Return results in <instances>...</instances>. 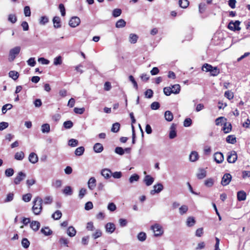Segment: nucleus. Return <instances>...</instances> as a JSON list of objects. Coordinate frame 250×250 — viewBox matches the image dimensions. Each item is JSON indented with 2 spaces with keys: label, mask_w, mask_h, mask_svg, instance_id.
<instances>
[{
  "label": "nucleus",
  "mask_w": 250,
  "mask_h": 250,
  "mask_svg": "<svg viewBox=\"0 0 250 250\" xmlns=\"http://www.w3.org/2000/svg\"><path fill=\"white\" fill-rule=\"evenodd\" d=\"M8 20L12 23H14L17 21V17L14 14H10L8 16Z\"/></svg>",
  "instance_id": "obj_57"
},
{
  "label": "nucleus",
  "mask_w": 250,
  "mask_h": 250,
  "mask_svg": "<svg viewBox=\"0 0 250 250\" xmlns=\"http://www.w3.org/2000/svg\"><path fill=\"white\" fill-rule=\"evenodd\" d=\"M43 202L46 205L51 204L53 202V198L50 196H46L44 197Z\"/></svg>",
  "instance_id": "obj_52"
},
{
  "label": "nucleus",
  "mask_w": 250,
  "mask_h": 250,
  "mask_svg": "<svg viewBox=\"0 0 250 250\" xmlns=\"http://www.w3.org/2000/svg\"><path fill=\"white\" fill-rule=\"evenodd\" d=\"M63 193L67 195H71L72 194V190L70 186H66L63 190Z\"/></svg>",
  "instance_id": "obj_43"
},
{
  "label": "nucleus",
  "mask_w": 250,
  "mask_h": 250,
  "mask_svg": "<svg viewBox=\"0 0 250 250\" xmlns=\"http://www.w3.org/2000/svg\"><path fill=\"white\" fill-rule=\"evenodd\" d=\"M28 159L30 163L35 164L38 161V157L35 153L32 152L29 154Z\"/></svg>",
  "instance_id": "obj_16"
},
{
  "label": "nucleus",
  "mask_w": 250,
  "mask_h": 250,
  "mask_svg": "<svg viewBox=\"0 0 250 250\" xmlns=\"http://www.w3.org/2000/svg\"><path fill=\"white\" fill-rule=\"evenodd\" d=\"M179 4L181 7L186 8L189 5V1L188 0H180Z\"/></svg>",
  "instance_id": "obj_40"
},
{
  "label": "nucleus",
  "mask_w": 250,
  "mask_h": 250,
  "mask_svg": "<svg viewBox=\"0 0 250 250\" xmlns=\"http://www.w3.org/2000/svg\"><path fill=\"white\" fill-rule=\"evenodd\" d=\"M111 175L115 179H120L122 176V173L121 171H116L113 173L111 172Z\"/></svg>",
  "instance_id": "obj_64"
},
{
  "label": "nucleus",
  "mask_w": 250,
  "mask_h": 250,
  "mask_svg": "<svg viewBox=\"0 0 250 250\" xmlns=\"http://www.w3.org/2000/svg\"><path fill=\"white\" fill-rule=\"evenodd\" d=\"M223 130L224 133H228L231 130V125L230 123L227 122L223 125Z\"/></svg>",
  "instance_id": "obj_23"
},
{
  "label": "nucleus",
  "mask_w": 250,
  "mask_h": 250,
  "mask_svg": "<svg viewBox=\"0 0 250 250\" xmlns=\"http://www.w3.org/2000/svg\"><path fill=\"white\" fill-rule=\"evenodd\" d=\"M126 25V22L123 19H120L116 23V27L117 28H123Z\"/></svg>",
  "instance_id": "obj_38"
},
{
  "label": "nucleus",
  "mask_w": 250,
  "mask_h": 250,
  "mask_svg": "<svg viewBox=\"0 0 250 250\" xmlns=\"http://www.w3.org/2000/svg\"><path fill=\"white\" fill-rule=\"evenodd\" d=\"M62 182L61 180H56L52 183V186L55 188H59L62 186Z\"/></svg>",
  "instance_id": "obj_63"
},
{
  "label": "nucleus",
  "mask_w": 250,
  "mask_h": 250,
  "mask_svg": "<svg viewBox=\"0 0 250 250\" xmlns=\"http://www.w3.org/2000/svg\"><path fill=\"white\" fill-rule=\"evenodd\" d=\"M120 128V124L119 123H115L113 124L111 131L116 133L119 131Z\"/></svg>",
  "instance_id": "obj_39"
},
{
  "label": "nucleus",
  "mask_w": 250,
  "mask_h": 250,
  "mask_svg": "<svg viewBox=\"0 0 250 250\" xmlns=\"http://www.w3.org/2000/svg\"><path fill=\"white\" fill-rule=\"evenodd\" d=\"M21 51L20 46H16L10 50L9 54V60L10 62L13 61L16 56L19 54Z\"/></svg>",
  "instance_id": "obj_3"
},
{
  "label": "nucleus",
  "mask_w": 250,
  "mask_h": 250,
  "mask_svg": "<svg viewBox=\"0 0 250 250\" xmlns=\"http://www.w3.org/2000/svg\"><path fill=\"white\" fill-rule=\"evenodd\" d=\"M139 37L135 34L131 33L129 35L128 41L130 43L134 44L137 42Z\"/></svg>",
  "instance_id": "obj_19"
},
{
  "label": "nucleus",
  "mask_w": 250,
  "mask_h": 250,
  "mask_svg": "<svg viewBox=\"0 0 250 250\" xmlns=\"http://www.w3.org/2000/svg\"><path fill=\"white\" fill-rule=\"evenodd\" d=\"M106 231L110 233H113L115 230V225L112 223H107L105 225Z\"/></svg>",
  "instance_id": "obj_15"
},
{
  "label": "nucleus",
  "mask_w": 250,
  "mask_h": 250,
  "mask_svg": "<svg viewBox=\"0 0 250 250\" xmlns=\"http://www.w3.org/2000/svg\"><path fill=\"white\" fill-rule=\"evenodd\" d=\"M122 13V10L121 9L116 8L113 10L112 16L114 17H118L121 15Z\"/></svg>",
  "instance_id": "obj_55"
},
{
  "label": "nucleus",
  "mask_w": 250,
  "mask_h": 250,
  "mask_svg": "<svg viewBox=\"0 0 250 250\" xmlns=\"http://www.w3.org/2000/svg\"><path fill=\"white\" fill-rule=\"evenodd\" d=\"M196 223V221L193 217H188L186 221V225L188 227L193 226Z\"/></svg>",
  "instance_id": "obj_24"
},
{
  "label": "nucleus",
  "mask_w": 250,
  "mask_h": 250,
  "mask_svg": "<svg viewBox=\"0 0 250 250\" xmlns=\"http://www.w3.org/2000/svg\"><path fill=\"white\" fill-rule=\"evenodd\" d=\"M67 234L70 237H74L76 234V230L73 227L70 226L67 230Z\"/></svg>",
  "instance_id": "obj_28"
},
{
  "label": "nucleus",
  "mask_w": 250,
  "mask_h": 250,
  "mask_svg": "<svg viewBox=\"0 0 250 250\" xmlns=\"http://www.w3.org/2000/svg\"><path fill=\"white\" fill-rule=\"evenodd\" d=\"M41 224L39 221H32L30 222V227L34 231H38L40 227Z\"/></svg>",
  "instance_id": "obj_12"
},
{
  "label": "nucleus",
  "mask_w": 250,
  "mask_h": 250,
  "mask_svg": "<svg viewBox=\"0 0 250 250\" xmlns=\"http://www.w3.org/2000/svg\"><path fill=\"white\" fill-rule=\"evenodd\" d=\"M102 235V232L101 230L99 229H96L95 233H93L92 235V237L96 239L100 237H101Z\"/></svg>",
  "instance_id": "obj_53"
},
{
  "label": "nucleus",
  "mask_w": 250,
  "mask_h": 250,
  "mask_svg": "<svg viewBox=\"0 0 250 250\" xmlns=\"http://www.w3.org/2000/svg\"><path fill=\"white\" fill-rule=\"evenodd\" d=\"M93 149L96 153H101L103 151L104 147L101 144L97 143L94 145Z\"/></svg>",
  "instance_id": "obj_20"
},
{
  "label": "nucleus",
  "mask_w": 250,
  "mask_h": 250,
  "mask_svg": "<svg viewBox=\"0 0 250 250\" xmlns=\"http://www.w3.org/2000/svg\"><path fill=\"white\" fill-rule=\"evenodd\" d=\"M49 21L48 18L46 16H42L41 17L39 23L41 25H45L46 23H47Z\"/></svg>",
  "instance_id": "obj_51"
},
{
  "label": "nucleus",
  "mask_w": 250,
  "mask_h": 250,
  "mask_svg": "<svg viewBox=\"0 0 250 250\" xmlns=\"http://www.w3.org/2000/svg\"><path fill=\"white\" fill-rule=\"evenodd\" d=\"M9 76L14 80H16L19 77V74L16 71H10L9 72Z\"/></svg>",
  "instance_id": "obj_32"
},
{
  "label": "nucleus",
  "mask_w": 250,
  "mask_h": 250,
  "mask_svg": "<svg viewBox=\"0 0 250 250\" xmlns=\"http://www.w3.org/2000/svg\"><path fill=\"white\" fill-rule=\"evenodd\" d=\"M151 229L153 231L155 237L161 236L164 233L162 227L157 223L151 226Z\"/></svg>",
  "instance_id": "obj_2"
},
{
  "label": "nucleus",
  "mask_w": 250,
  "mask_h": 250,
  "mask_svg": "<svg viewBox=\"0 0 250 250\" xmlns=\"http://www.w3.org/2000/svg\"><path fill=\"white\" fill-rule=\"evenodd\" d=\"M5 175L7 177H11L14 173V170L12 168H8L4 171Z\"/></svg>",
  "instance_id": "obj_41"
},
{
  "label": "nucleus",
  "mask_w": 250,
  "mask_h": 250,
  "mask_svg": "<svg viewBox=\"0 0 250 250\" xmlns=\"http://www.w3.org/2000/svg\"><path fill=\"white\" fill-rule=\"evenodd\" d=\"M199 155L196 151H192L189 155V159L191 162H195L198 160Z\"/></svg>",
  "instance_id": "obj_26"
},
{
  "label": "nucleus",
  "mask_w": 250,
  "mask_h": 250,
  "mask_svg": "<svg viewBox=\"0 0 250 250\" xmlns=\"http://www.w3.org/2000/svg\"><path fill=\"white\" fill-rule=\"evenodd\" d=\"M107 209L110 211H114L117 209V207L114 203H109L107 207Z\"/></svg>",
  "instance_id": "obj_47"
},
{
  "label": "nucleus",
  "mask_w": 250,
  "mask_h": 250,
  "mask_svg": "<svg viewBox=\"0 0 250 250\" xmlns=\"http://www.w3.org/2000/svg\"><path fill=\"white\" fill-rule=\"evenodd\" d=\"M111 171L108 168H104L101 170V174L106 179H109L111 176Z\"/></svg>",
  "instance_id": "obj_13"
},
{
  "label": "nucleus",
  "mask_w": 250,
  "mask_h": 250,
  "mask_svg": "<svg viewBox=\"0 0 250 250\" xmlns=\"http://www.w3.org/2000/svg\"><path fill=\"white\" fill-rule=\"evenodd\" d=\"M146 233L144 232H140L138 235H137V238L138 239L141 241L143 242L146 240Z\"/></svg>",
  "instance_id": "obj_44"
},
{
  "label": "nucleus",
  "mask_w": 250,
  "mask_h": 250,
  "mask_svg": "<svg viewBox=\"0 0 250 250\" xmlns=\"http://www.w3.org/2000/svg\"><path fill=\"white\" fill-rule=\"evenodd\" d=\"M53 63L55 65H60L62 63V58L61 56H59L54 59Z\"/></svg>",
  "instance_id": "obj_50"
},
{
  "label": "nucleus",
  "mask_w": 250,
  "mask_h": 250,
  "mask_svg": "<svg viewBox=\"0 0 250 250\" xmlns=\"http://www.w3.org/2000/svg\"><path fill=\"white\" fill-rule=\"evenodd\" d=\"M96 180L94 177H91L87 183L88 187L90 190H93L95 188L96 186Z\"/></svg>",
  "instance_id": "obj_14"
},
{
  "label": "nucleus",
  "mask_w": 250,
  "mask_h": 250,
  "mask_svg": "<svg viewBox=\"0 0 250 250\" xmlns=\"http://www.w3.org/2000/svg\"><path fill=\"white\" fill-rule=\"evenodd\" d=\"M68 145L72 147L76 146L78 145V141L74 139H71L69 140Z\"/></svg>",
  "instance_id": "obj_61"
},
{
  "label": "nucleus",
  "mask_w": 250,
  "mask_h": 250,
  "mask_svg": "<svg viewBox=\"0 0 250 250\" xmlns=\"http://www.w3.org/2000/svg\"><path fill=\"white\" fill-rule=\"evenodd\" d=\"M21 245L24 248L27 249L29 247L30 242L27 238H23L21 241Z\"/></svg>",
  "instance_id": "obj_48"
},
{
  "label": "nucleus",
  "mask_w": 250,
  "mask_h": 250,
  "mask_svg": "<svg viewBox=\"0 0 250 250\" xmlns=\"http://www.w3.org/2000/svg\"><path fill=\"white\" fill-rule=\"evenodd\" d=\"M73 125V123L71 121H67L63 123V126L66 129H70Z\"/></svg>",
  "instance_id": "obj_54"
},
{
  "label": "nucleus",
  "mask_w": 250,
  "mask_h": 250,
  "mask_svg": "<svg viewBox=\"0 0 250 250\" xmlns=\"http://www.w3.org/2000/svg\"><path fill=\"white\" fill-rule=\"evenodd\" d=\"M210 72L211 75L213 76H217L219 73V69L217 68V67H213L211 69V70L209 71Z\"/></svg>",
  "instance_id": "obj_46"
},
{
  "label": "nucleus",
  "mask_w": 250,
  "mask_h": 250,
  "mask_svg": "<svg viewBox=\"0 0 250 250\" xmlns=\"http://www.w3.org/2000/svg\"><path fill=\"white\" fill-rule=\"evenodd\" d=\"M26 176V175L25 173H23L22 171L19 172L16 177L14 178V184L15 185L20 184L21 182L25 178Z\"/></svg>",
  "instance_id": "obj_6"
},
{
  "label": "nucleus",
  "mask_w": 250,
  "mask_h": 250,
  "mask_svg": "<svg viewBox=\"0 0 250 250\" xmlns=\"http://www.w3.org/2000/svg\"><path fill=\"white\" fill-rule=\"evenodd\" d=\"M177 136L176 130V125L172 124L170 128L169 138L171 139H174Z\"/></svg>",
  "instance_id": "obj_11"
},
{
  "label": "nucleus",
  "mask_w": 250,
  "mask_h": 250,
  "mask_svg": "<svg viewBox=\"0 0 250 250\" xmlns=\"http://www.w3.org/2000/svg\"><path fill=\"white\" fill-rule=\"evenodd\" d=\"M237 197L239 201H244L246 199V193L243 190L239 191L237 192Z\"/></svg>",
  "instance_id": "obj_21"
},
{
  "label": "nucleus",
  "mask_w": 250,
  "mask_h": 250,
  "mask_svg": "<svg viewBox=\"0 0 250 250\" xmlns=\"http://www.w3.org/2000/svg\"><path fill=\"white\" fill-rule=\"evenodd\" d=\"M205 185L207 187H211L214 184V180L212 178H208L205 181Z\"/></svg>",
  "instance_id": "obj_37"
},
{
  "label": "nucleus",
  "mask_w": 250,
  "mask_h": 250,
  "mask_svg": "<svg viewBox=\"0 0 250 250\" xmlns=\"http://www.w3.org/2000/svg\"><path fill=\"white\" fill-rule=\"evenodd\" d=\"M226 142L231 144H234L236 142V137L234 135H229L226 138Z\"/></svg>",
  "instance_id": "obj_31"
},
{
  "label": "nucleus",
  "mask_w": 250,
  "mask_h": 250,
  "mask_svg": "<svg viewBox=\"0 0 250 250\" xmlns=\"http://www.w3.org/2000/svg\"><path fill=\"white\" fill-rule=\"evenodd\" d=\"M171 90L173 91V93L174 94H178L179 93L181 89L180 85L178 84H176L172 86Z\"/></svg>",
  "instance_id": "obj_33"
},
{
  "label": "nucleus",
  "mask_w": 250,
  "mask_h": 250,
  "mask_svg": "<svg viewBox=\"0 0 250 250\" xmlns=\"http://www.w3.org/2000/svg\"><path fill=\"white\" fill-rule=\"evenodd\" d=\"M207 175L206 171L203 168H200L199 169V172L197 173V177L199 179H202L204 178Z\"/></svg>",
  "instance_id": "obj_22"
},
{
  "label": "nucleus",
  "mask_w": 250,
  "mask_h": 250,
  "mask_svg": "<svg viewBox=\"0 0 250 250\" xmlns=\"http://www.w3.org/2000/svg\"><path fill=\"white\" fill-rule=\"evenodd\" d=\"M237 159V154L235 151L232 150L228 153L227 161L229 163H234Z\"/></svg>",
  "instance_id": "obj_5"
},
{
  "label": "nucleus",
  "mask_w": 250,
  "mask_h": 250,
  "mask_svg": "<svg viewBox=\"0 0 250 250\" xmlns=\"http://www.w3.org/2000/svg\"><path fill=\"white\" fill-rule=\"evenodd\" d=\"M84 151V148L83 146H80L76 148L75 151V154L76 156H81L83 154Z\"/></svg>",
  "instance_id": "obj_35"
},
{
  "label": "nucleus",
  "mask_w": 250,
  "mask_h": 250,
  "mask_svg": "<svg viewBox=\"0 0 250 250\" xmlns=\"http://www.w3.org/2000/svg\"><path fill=\"white\" fill-rule=\"evenodd\" d=\"M41 232L45 236H49L53 233L52 231L48 227L42 228L41 230Z\"/></svg>",
  "instance_id": "obj_27"
},
{
  "label": "nucleus",
  "mask_w": 250,
  "mask_h": 250,
  "mask_svg": "<svg viewBox=\"0 0 250 250\" xmlns=\"http://www.w3.org/2000/svg\"><path fill=\"white\" fill-rule=\"evenodd\" d=\"M212 66L208 63H205L202 66V70L206 72H209Z\"/></svg>",
  "instance_id": "obj_58"
},
{
  "label": "nucleus",
  "mask_w": 250,
  "mask_h": 250,
  "mask_svg": "<svg viewBox=\"0 0 250 250\" xmlns=\"http://www.w3.org/2000/svg\"><path fill=\"white\" fill-rule=\"evenodd\" d=\"M139 179V176L137 174L132 175L129 179V181L130 183H133L134 182H137Z\"/></svg>",
  "instance_id": "obj_45"
},
{
  "label": "nucleus",
  "mask_w": 250,
  "mask_h": 250,
  "mask_svg": "<svg viewBox=\"0 0 250 250\" xmlns=\"http://www.w3.org/2000/svg\"><path fill=\"white\" fill-rule=\"evenodd\" d=\"M115 152L120 155H123L125 153V150L122 147L117 146L115 149Z\"/></svg>",
  "instance_id": "obj_56"
},
{
  "label": "nucleus",
  "mask_w": 250,
  "mask_h": 250,
  "mask_svg": "<svg viewBox=\"0 0 250 250\" xmlns=\"http://www.w3.org/2000/svg\"><path fill=\"white\" fill-rule=\"evenodd\" d=\"M13 198L14 194L13 193H9L7 195L6 198L5 199L4 202L7 203L11 202L13 200Z\"/></svg>",
  "instance_id": "obj_59"
},
{
  "label": "nucleus",
  "mask_w": 250,
  "mask_h": 250,
  "mask_svg": "<svg viewBox=\"0 0 250 250\" xmlns=\"http://www.w3.org/2000/svg\"><path fill=\"white\" fill-rule=\"evenodd\" d=\"M129 81H130L132 84H133L134 87L136 89L138 90V86L137 84V83L136 81H135V79L134 78L133 76L132 75H130L128 77Z\"/></svg>",
  "instance_id": "obj_60"
},
{
  "label": "nucleus",
  "mask_w": 250,
  "mask_h": 250,
  "mask_svg": "<svg viewBox=\"0 0 250 250\" xmlns=\"http://www.w3.org/2000/svg\"><path fill=\"white\" fill-rule=\"evenodd\" d=\"M227 121V119L224 117H220L215 120V124L217 125H222Z\"/></svg>",
  "instance_id": "obj_30"
},
{
  "label": "nucleus",
  "mask_w": 250,
  "mask_h": 250,
  "mask_svg": "<svg viewBox=\"0 0 250 250\" xmlns=\"http://www.w3.org/2000/svg\"><path fill=\"white\" fill-rule=\"evenodd\" d=\"M53 22L54 24V27L55 28H59L61 27V19L58 16H55L53 19Z\"/></svg>",
  "instance_id": "obj_17"
},
{
  "label": "nucleus",
  "mask_w": 250,
  "mask_h": 250,
  "mask_svg": "<svg viewBox=\"0 0 250 250\" xmlns=\"http://www.w3.org/2000/svg\"><path fill=\"white\" fill-rule=\"evenodd\" d=\"M62 216V212L60 210H56L53 214L52 215V217L56 220L60 219Z\"/></svg>",
  "instance_id": "obj_34"
},
{
  "label": "nucleus",
  "mask_w": 250,
  "mask_h": 250,
  "mask_svg": "<svg viewBox=\"0 0 250 250\" xmlns=\"http://www.w3.org/2000/svg\"><path fill=\"white\" fill-rule=\"evenodd\" d=\"M154 189L150 191V194L154 195L155 193H159L163 190L164 187L162 184L158 183L156 185L153 186Z\"/></svg>",
  "instance_id": "obj_9"
},
{
  "label": "nucleus",
  "mask_w": 250,
  "mask_h": 250,
  "mask_svg": "<svg viewBox=\"0 0 250 250\" xmlns=\"http://www.w3.org/2000/svg\"><path fill=\"white\" fill-rule=\"evenodd\" d=\"M231 175L229 173L225 174L222 178L221 185L223 186L229 185L231 181Z\"/></svg>",
  "instance_id": "obj_7"
},
{
  "label": "nucleus",
  "mask_w": 250,
  "mask_h": 250,
  "mask_svg": "<svg viewBox=\"0 0 250 250\" xmlns=\"http://www.w3.org/2000/svg\"><path fill=\"white\" fill-rule=\"evenodd\" d=\"M59 242L60 244L62 246L63 245L65 247H68V244L69 243V241L67 238L65 237H61L59 239Z\"/></svg>",
  "instance_id": "obj_42"
},
{
  "label": "nucleus",
  "mask_w": 250,
  "mask_h": 250,
  "mask_svg": "<svg viewBox=\"0 0 250 250\" xmlns=\"http://www.w3.org/2000/svg\"><path fill=\"white\" fill-rule=\"evenodd\" d=\"M41 130L43 133H48L50 132V126L48 124H43L41 126Z\"/></svg>",
  "instance_id": "obj_29"
},
{
  "label": "nucleus",
  "mask_w": 250,
  "mask_h": 250,
  "mask_svg": "<svg viewBox=\"0 0 250 250\" xmlns=\"http://www.w3.org/2000/svg\"><path fill=\"white\" fill-rule=\"evenodd\" d=\"M165 118L168 122H171L173 119V115L172 113L169 110H167L165 113Z\"/></svg>",
  "instance_id": "obj_25"
},
{
  "label": "nucleus",
  "mask_w": 250,
  "mask_h": 250,
  "mask_svg": "<svg viewBox=\"0 0 250 250\" xmlns=\"http://www.w3.org/2000/svg\"><path fill=\"white\" fill-rule=\"evenodd\" d=\"M144 181L147 186H149L153 183L154 178L150 175H147L145 177Z\"/></svg>",
  "instance_id": "obj_18"
},
{
  "label": "nucleus",
  "mask_w": 250,
  "mask_h": 250,
  "mask_svg": "<svg viewBox=\"0 0 250 250\" xmlns=\"http://www.w3.org/2000/svg\"><path fill=\"white\" fill-rule=\"evenodd\" d=\"M13 107V105L11 104H7L5 105H4L2 107V112L3 114H5L7 110H10Z\"/></svg>",
  "instance_id": "obj_49"
},
{
  "label": "nucleus",
  "mask_w": 250,
  "mask_h": 250,
  "mask_svg": "<svg viewBox=\"0 0 250 250\" xmlns=\"http://www.w3.org/2000/svg\"><path fill=\"white\" fill-rule=\"evenodd\" d=\"M42 199L39 197H36L33 200V206L32 210L35 215H39L42 210Z\"/></svg>",
  "instance_id": "obj_1"
},
{
  "label": "nucleus",
  "mask_w": 250,
  "mask_h": 250,
  "mask_svg": "<svg viewBox=\"0 0 250 250\" xmlns=\"http://www.w3.org/2000/svg\"><path fill=\"white\" fill-rule=\"evenodd\" d=\"M188 206H187L186 205L182 206L179 208V213L180 214L183 215L184 213H186L187 211H188Z\"/></svg>",
  "instance_id": "obj_62"
},
{
  "label": "nucleus",
  "mask_w": 250,
  "mask_h": 250,
  "mask_svg": "<svg viewBox=\"0 0 250 250\" xmlns=\"http://www.w3.org/2000/svg\"><path fill=\"white\" fill-rule=\"evenodd\" d=\"M81 22L80 18L78 17H73L69 21V25L71 27H76L78 26Z\"/></svg>",
  "instance_id": "obj_8"
},
{
  "label": "nucleus",
  "mask_w": 250,
  "mask_h": 250,
  "mask_svg": "<svg viewBox=\"0 0 250 250\" xmlns=\"http://www.w3.org/2000/svg\"><path fill=\"white\" fill-rule=\"evenodd\" d=\"M24 157V154L22 151L18 152L15 153L14 158L17 160H22Z\"/></svg>",
  "instance_id": "obj_36"
},
{
  "label": "nucleus",
  "mask_w": 250,
  "mask_h": 250,
  "mask_svg": "<svg viewBox=\"0 0 250 250\" xmlns=\"http://www.w3.org/2000/svg\"><path fill=\"white\" fill-rule=\"evenodd\" d=\"M240 24V21H235L234 22L231 21L229 22L228 28L231 31H239L241 29Z\"/></svg>",
  "instance_id": "obj_4"
},
{
  "label": "nucleus",
  "mask_w": 250,
  "mask_h": 250,
  "mask_svg": "<svg viewBox=\"0 0 250 250\" xmlns=\"http://www.w3.org/2000/svg\"><path fill=\"white\" fill-rule=\"evenodd\" d=\"M214 159L217 163L221 164L224 161V155L221 152H216L214 154Z\"/></svg>",
  "instance_id": "obj_10"
}]
</instances>
